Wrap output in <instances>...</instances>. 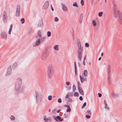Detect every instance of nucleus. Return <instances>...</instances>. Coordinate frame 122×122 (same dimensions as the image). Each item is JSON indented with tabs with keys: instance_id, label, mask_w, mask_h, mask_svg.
<instances>
[{
	"instance_id": "nucleus-1",
	"label": "nucleus",
	"mask_w": 122,
	"mask_h": 122,
	"mask_svg": "<svg viewBox=\"0 0 122 122\" xmlns=\"http://www.w3.org/2000/svg\"><path fill=\"white\" fill-rule=\"evenodd\" d=\"M77 41L78 46L77 50V58L79 61H81L82 57L83 47H81L80 41L78 39H77Z\"/></svg>"
},
{
	"instance_id": "nucleus-2",
	"label": "nucleus",
	"mask_w": 122,
	"mask_h": 122,
	"mask_svg": "<svg viewBox=\"0 0 122 122\" xmlns=\"http://www.w3.org/2000/svg\"><path fill=\"white\" fill-rule=\"evenodd\" d=\"M34 95L36 102L37 104H39L42 101V95L41 93L36 91L34 94Z\"/></svg>"
},
{
	"instance_id": "nucleus-3",
	"label": "nucleus",
	"mask_w": 122,
	"mask_h": 122,
	"mask_svg": "<svg viewBox=\"0 0 122 122\" xmlns=\"http://www.w3.org/2000/svg\"><path fill=\"white\" fill-rule=\"evenodd\" d=\"M22 83V80L21 78H17L16 81L15 85V90L17 92L19 91L20 89Z\"/></svg>"
},
{
	"instance_id": "nucleus-4",
	"label": "nucleus",
	"mask_w": 122,
	"mask_h": 122,
	"mask_svg": "<svg viewBox=\"0 0 122 122\" xmlns=\"http://www.w3.org/2000/svg\"><path fill=\"white\" fill-rule=\"evenodd\" d=\"M53 66L51 64H48L47 66V74L48 77L51 78L53 75L52 69Z\"/></svg>"
},
{
	"instance_id": "nucleus-5",
	"label": "nucleus",
	"mask_w": 122,
	"mask_h": 122,
	"mask_svg": "<svg viewBox=\"0 0 122 122\" xmlns=\"http://www.w3.org/2000/svg\"><path fill=\"white\" fill-rule=\"evenodd\" d=\"M117 6L115 4H114L113 7V11L114 16L115 18L117 17L118 14H119V12H121L119 11H117Z\"/></svg>"
},
{
	"instance_id": "nucleus-6",
	"label": "nucleus",
	"mask_w": 122,
	"mask_h": 122,
	"mask_svg": "<svg viewBox=\"0 0 122 122\" xmlns=\"http://www.w3.org/2000/svg\"><path fill=\"white\" fill-rule=\"evenodd\" d=\"M43 39L44 38H37L35 43L33 44V46L35 47L39 46L40 44V43L42 42Z\"/></svg>"
},
{
	"instance_id": "nucleus-7",
	"label": "nucleus",
	"mask_w": 122,
	"mask_h": 122,
	"mask_svg": "<svg viewBox=\"0 0 122 122\" xmlns=\"http://www.w3.org/2000/svg\"><path fill=\"white\" fill-rule=\"evenodd\" d=\"M2 20L3 22L6 23L7 22L8 20V18L5 11H4L2 14Z\"/></svg>"
},
{
	"instance_id": "nucleus-8",
	"label": "nucleus",
	"mask_w": 122,
	"mask_h": 122,
	"mask_svg": "<svg viewBox=\"0 0 122 122\" xmlns=\"http://www.w3.org/2000/svg\"><path fill=\"white\" fill-rule=\"evenodd\" d=\"M12 72V69L11 66H9L8 67L7 71L6 74L5 75V76H7L10 74Z\"/></svg>"
},
{
	"instance_id": "nucleus-9",
	"label": "nucleus",
	"mask_w": 122,
	"mask_h": 122,
	"mask_svg": "<svg viewBox=\"0 0 122 122\" xmlns=\"http://www.w3.org/2000/svg\"><path fill=\"white\" fill-rule=\"evenodd\" d=\"M48 56V55L46 52L43 53L41 55V59L43 60H44L46 59Z\"/></svg>"
},
{
	"instance_id": "nucleus-10",
	"label": "nucleus",
	"mask_w": 122,
	"mask_h": 122,
	"mask_svg": "<svg viewBox=\"0 0 122 122\" xmlns=\"http://www.w3.org/2000/svg\"><path fill=\"white\" fill-rule=\"evenodd\" d=\"M53 118L57 122H58L59 121H62L63 120V118H61V117L59 116H57L56 117L53 116Z\"/></svg>"
},
{
	"instance_id": "nucleus-11",
	"label": "nucleus",
	"mask_w": 122,
	"mask_h": 122,
	"mask_svg": "<svg viewBox=\"0 0 122 122\" xmlns=\"http://www.w3.org/2000/svg\"><path fill=\"white\" fill-rule=\"evenodd\" d=\"M20 6L19 5H18L17 6L16 11V16H18L20 15Z\"/></svg>"
},
{
	"instance_id": "nucleus-12",
	"label": "nucleus",
	"mask_w": 122,
	"mask_h": 122,
	"mask_svg": "<svg viewBox=\"0 0 122 122\" xmlns=\"http://www.w3.org/2000/svg\"><path fill=\"white\" fill-rule=\"evenodd\" d=\"M1 37L2 39L6 40L7 39V36L6 33L4 32H1Z\"/></svg>"
},
{
	"instance_id": "nucleus-13",
	"label": "nucleus",
	"mask_w": 122,
	"mask_h": 122,
	"mask_svg": "<svg viewBox=\"0 0 122 122\" xmlns=\"http://www.w3.org/2000/svg\"><path fill=\"white\" fill-rule=\"evenodd\" d=\"M38 25V27L41 28L43 27V23L42 19H39Z\"/></svg>"
},
{
	"instance_id": "nucleus-14",
	"label": "nucleus",
	"mask_w": 122,
	"mask_h": 122,
	"mask_svg": "<svg viewBox=\"0 0 122 122\" xmlns=\"http://www.w3.org/2000/svg\"><path fill=\"white\" fill-rule=\"evenodd\" d=\"M62 9L63 11H68V8L65 5L62 3L61 4Z\"/></svg>"
},
{
	"instance_id": "nucleus-15",
	"label": "nucleus",
	"mask_w": 122,
	"mask_h": 122,
	"mask_svg": "<svg viewBox=\"0 0 122 122\" xmlns=\"http://www.w3.org/2000/svg\"><path fill=\"white\" fill-rule=\"evenodd\" d=\"M46 116H44V121L46 122L49 121V122H51L52 121V118L50 117H48L47 118H46Z\"/></svg>"
},
{
	"instance_id": "nucleus-16",
	"label": "nucleus",
	"mask_w": 122,
	"mask_h": 122,
	"mask_svg": "<svg viewBox=\"0 0 122 122\" xmlns=\"http://www.w3.org/2000/svg\"><path fill=\"white\" fill-rule=\"evenodd\" d=\"M118 15H119V22L120 24H122V14L121 12H119Z\"/></svg>"
},
{
	"instance_id": "nucleus-17",
	"label": "nucleus",
	"mask_w": 122,
	"mask_h": 122,
	"mask_svg": "<svg viewBox=\"0 0 122 122\" xmlns=\"http://www.w3.org/2000/svg\"><path fill=\"white\" fill-rule=\"evenodd\" d=\"M49 4V2L48 1H46L44 3L43 6V9H46L48 7Z\"/></svg>"
},
{
	"instance_id": "nucleus-18",
	"label": "nucleus",
	"mask_w": 122,
	"mask_h": 122,
	"mask_svg": "<svg viewBox=\"0 0 122 122\" xmlns=\"http://www.w3.org/2000/svg\"><path fill=\"white\" fill-rule=\"evenodd\" d=\"M86 76H85L84 75L82 76V77H81L80 75V79L81 82H82L83 81H87V79L86 77Z\"/></svg>"
},
{
	"instance_id": "nucleus-19",
	"label": "nucleus",
	"mask_w": 122,
	"mask_h": 122,
	"mask_svg": "<svg viewBox=\"0 0 122 122\" xmlns=\"http://www.w3.org/2000/svg\"><path fill=\"white\" fill-rule=\"evenodd\" d=\"M66 101L67 102H72V99L68 97L65 96Z\"/></svg>"
},
{
	"instance_id": "nucleus-20",
	"label": "nucleus",
	"mask_w": 122,
	"mask_h": 122,
	"mask_svg": "<svg viewBox=\"0 0 122 122\" xmlns=\"http://www.w3.org/2000/svg\"><path fill=\"white\" fill-rule=\"evenodd\" d=\"M17 63L16 62H15L12 65V68L14 70L16 68L17 66Z\"/></svg>"
},
{
	"instance_id": "nucleus-21",
	"label": "nucleus",
	"mask_w": 122,
	"mask_h": 122,
	"mask_svg": "<svg viewBox=\"0 0 122 122\" xmlns=\"http://www.w3.org/2000/svg\"><path fill=\"white\" fill-rule=\"evenodd\" d=\"M108 65L107 69V76H110V70L111 69L110 68H109V67Z\"/></svg>"
},
{
	"instance_id": "nucleus-22",
	"label": "nucleus",
	"mask_w": 122,
	"mask_h": 122,
	"mask_svg": "<svg viewBox=\"0 0 122 122\" xmlns=\"http://www.w3.org/2000/svg\"><path fill=\"white\" fill-rule=\"evenodd\" d=\"M79 92L80 94L82 95H84V92L81 88L80 87L78 88Z\"/></svg>"
},
{
	"instance_id": "nucleus-23",
	"label": "nucleus",
	"mask_w": 122,
	"mask_h": 122,
	"mask_svg": "<svg viewBox=\"0 0 122 122\" xmlns=\"http://www.w3.org/2000/svg\"><path fill=\"white\" fill-rule=\"evenodd\" d=\"M83 16V14L82 13H81V14L80 15V18L79 20V23L80 24H81L82 21Z\"/></svg>"
},
{
	"instance_id": "nucleus-24",
	"label": "nucleus",
	"mask_w": 122,
	"mask_h": 122,
	"mask_svg": "<svg viewBox=\"0 0 122 122\" xmlns=\"http://www.w3.org/2000/svg\"><path fill=\"white\" fill-rule=\"evenodd\" d=\"M13 26V25L12 24H11L10 25V28L9 30V32H8V34H9L10 35L11 33V32L12 30V27Z\"/></svg>"
},
{
	"instance_id": "nucleus-25",
	"label": "nucleus",
	"mask_w": 122,
	"mask_h": 122,
	"mask_svg": "<svg viewBox=\"0 0 122 122\" xmlns=\"http://www.w3.org/2000/svg\"><path fill=\"white\" fill-rule=\"evenodd\" d=\"M73 92H70L68 93L66 96L69 97L72 96H73Z\"/></svg>"
},
{
	"instance_id": "nucleus-26",
	"label": "nucleus",
	"mask_w": 122,
	"mask_h": 122,
	"mask_svg": "<svg viewBox=\"0 0 122 122\" xmlns=\"http://www.w3.org/2000/svg\"><path fill=\"white\" fill-rule=\"evenodd\" d=\"M53 48L55 50L58 51L59 50V46L58 45H55L54 47Z\"/></svg>"
},
{
	"instance_id": "nucleus-27",
	"label": "nucleus",
	"mask_w": 122,
	"mask_h": 122,
	"mask_svg": "<svg viewBox=\"0 0 122 122\" xmlns=\"http://www.w3.org/2000/svg\"><path fill=\"white\" fill-rule=\"evenodd\" d=\"M92 23L94 26H97V23L96 21L95 20H92Z\"/></svg>"
},
{
	"instance_id": "nucleus-28",
	"label": "nucleus",
	"mask_w": 122,
	"mask_h": 122,
	"mask_svg": "<svg viewBox=\"0 0 122 122\" xmlns=\"http://www.w3.org/2000/svg\"><path fill=\"white\" fill-rule=\"evenodd\" d=\"M112 96L114 97H116L118 96V94L117 93H115L113 92L112 94Z\"/></svg>"
},
{
	"instance_id": "nucleus-29",
	"label": "nucleus",
	"mask_w": 122,
	"mask_h": 122,
	"mask_svg": "<svg viewBox=\"0 0 122 122\" xmlns=\"http://www.w3.org/2000/svg\"><path fill=\"white\" fill-rule=\"evenodd\" d=\"M87 71L86 70H85L84 71L83 74L85 76H87Z\"/></svg>"
},
{
	"instance_id": "nucleus-30",
	"label": "nucleus",
	"mask_w": 122,
	"mask_h": 122,
	"mask_svg": "<svg viewBox=\"0 0 122 122\" xmlns=\"http://www.w3.org/2000/svg\"><path fill=\"white\" fill-rule=\"evenodd\" d=\"M86 114L90 115L91 114V112L90 110H88L87 112H86Z\"/></svg>"
},
{
	"instance_id": "nucleus-31",
	"label": "nucleus",
	"mask_w": 122,
	"mask_h": 122,
	"mask_svg": "<svg viewBox=\"0 0 122 122\" xmlns=\"http://www.w3.org/2000/svg\"><path fill=\"white\" fill-rule=\"evenodd\" d=\"M10 118V119L12 121L14 120L15 119V117L12 115L11 116Z\"/></svg>"
},
{
	"instance_id": "nucleus-32",
	"label": "nucleus",
	"mask_w": 122,
	"mask_h": 122,
	"mask_svg": "<svg viewBox=\"0 0 122 122\" xmlns=\"http://www.w3.org/2000/svg\"><path fill=\"white\" fill-rule=\"evenodd\" d=\"M38 35L40 37H41V32L40 30L38 31Z\"/></svg>"
},
{
	"instance_id": "nucleus-33",
	"label": "nucleus",
	"mask_w": 122,
	"mask_h": 122,
	"mask_svg": "<svg viewBox=\"0 0 122 122\" xmlns=\"http://www.w3.org/2000/svg\"><path fill=\"white\" fill-rule=\"evenodd\" d=\"M107 79L108 82L109 83H110L111 81L110 76H107Z\"/></svg>"
},
{
	"instance_id": "nucleus-34",
	"label": "nucleus",
	"mask_w": 122,
	"mask_h": 122,
	"mask_svg": "<svg viewBox=\"0 0 122 122\" xmlns=\"http://www.w3.org/2000/svg\"><path fill=\"white\" fill-rule=\"evenodd\" d=\"M47 34L48 37H50L51 36V33L50 31H48L47 32Z\"/></svg>"
},
{
	"instance_id": "nucleus-35",
	"label": "nucleus",
	"mask_w": 122,
	"mask_h": 122,
	"mask_svg": "<svg viewBox=\"0 0 122 122\" xmlns=\"http://www.w3.org/2000/svg\"><path fill=\"white\" fill-rule=\"evenodd\" d=\"M105 108L108 110H109V107L108 106L107 104H106L105 105Z\"/></svg>"
},
{
	"instance_id": "nucleus-36",
	"label": "nucleus",
	"mask_w": 122,
	"mask_h": 122,
	"mask_svg": "<svg viewBox=\"0 0 122 122\" xmlns=\"http://www.w3.org/2000/svg\"><path fill=\"white\" fill-rule=\"evenodd\" d=\"M78 93L77 92H74V96L75 97H77L78 96Z\"/></svg>"
},
{
	"instance_id": "nucleus-37",
	"label": "nucleus",
	"mask_w": 122,
	"mask_h": 122,
	"mask_svg": "<svg viewBox=\"0 0 122 122\" xmlns=\"http://www.w3.org/2000/svg\"><path fill=\"white\" fill-rule=\"evenodd\" d=\"M20 21H21V23L23 24L25 22V20L24 18H22L20 19Z\"/></svg>"
},
{
	"instance_id": "nucleus-38",
	"label": "nucleus",
	"mask_w": 122,
	"mask_h": 122,
	"mask_svg": "<svg viewBox=\"0 0 122 122\" xmlns=\"http://www.w3.org/2000/svg\"><path fill=\"white\" fill-rule=\"evenodd\" d=\"M85 46L86 47H89V44L87 43H86L85 44Z\"/></svg>"
},
{
	"instance_id": "nucleus-39",
	"label": "nucleus",
	"mask_w": 122,
	"mask_h": 122,
	"mask_svg": "<svg viewBox=\"0 0 122 122\" xmlns=\"http://www.w3.org/2000/svg\"><path fill=\"white\" fill-rule=\"evenodd\" d=\"M103 13V12H101L99 13H98V16L99 17H100L102 16V15Z\"/></svg>"
},
{
	"instance_id": "nucleus-40",
	"label": "nucleus",
	"mask_w": 122,
	"mask_h": 122,
	"mask_svg": "<svg viewBox=\"0 0 122 122\" xmlns=\"http://www.w3.org/2000/svg\"><path fill=\"white\" fill-rule=\"evenodd\" d=\"M73 91L74 92L76 90V87L74 85H73Z\"/></svg>"
},
{
	"instance_id": "nucleus-41",
	"label": "nucleus",
	"mask_w": 122,
	"mask_h": 122,
	"mask_svg": "<svg viewBox=\"0 0 122 122\" xmlns=\"http://www.w3.org/2000/svg\"><path fill=\"white\" fill-rule=\"evenodd\" d=\"M52 98V97L51 95L49 96L48 97V99L49 100H51Z\"/></svg>"
},
{
	"instance_id": "nucleus-42",
	"label": "nucleus",
	"mask_w": 122,
	"mask_h": 122,
	"mask_svg": "<svg viewBox=\"0 0 122 122\" xmlns=\"http://www.w3.org/2000/svg\"><path fill=\"white\" fill-rule=\"evenodd\" d=\"M71 111V109L70 108H68L66 110V112H70Z\"/></svg>"
},
{
	"instance_id": "nucleus-43",
	"label": "nucleus",
	"mask_w": 122,
	"mask_h": 122,
	"mask_svg": "<svg viewBox=\"0 0 122 122\" xmlns=\"http://www.w3.org/2000/svg\"><path fill=\"white\" fill-rule=\"evenodd\" d=\"M86 102H85L84 103L82 106V107L81 108L82 109H83V108L84 107H85L86 106Z\"/></svg>"
},
{
	"instance_id": "nucleus-44",
	"label": "nucleus",
	"mask_w": 122,
	"mask_h": 122,
	"mask_svg": "<svg viewBox=\"0 0 122 122\" xmlns=\"http://www.w3.org/2000/svg\"><path fill=\"white\" fill-rule=\"evenodd\" d=\"M73 6L77 7H78V5L77 4V3L75 2L73 5Z\"/></svg>"
},
{
	"instance_id": "nucleus-45",
	"label": "nucleus",
	"mask_w": 122,
	"mask_h": 122,
	"mask_svg": "<svg viewBox=\"0 0 122 122\" xmlns=\"http://www.w3.org/2000/svg\"><path fill=\"white\" fill-rule=\"evenodd\" d=\"M58 18L56 17H55V20L54 21L56 22H57L58 20Z\"/></svg>"
},
{
	"instance_id": "nucleus-46",
	"label": "nucleus",
	"mask_w": 122,
	"mask_h": 122,
	"mask_svg": "<svg viewBox=\"0 0 122 122\" xmlns=\"http://www.w3.org/2000/svg\"><path fill=\"white\" fill-rule=\"evenodd\" d=\"M98 29V27L97 26H94V29L95 31H96Z\"/></svg>"
},
{
	"instance_id": "nucleus-47",
	"label": "nucleus",
	"mask_w": 122,
	"mask_h": 122,
	"mask_svg": "<svg viewBox=\"0 0 122 122\" xmlns=\"http://www.w3.org/2000/svg\"><path fill=\"white\" fill-rule=\"evenodd\" d=\"M62 101L61 99V98H59L58 100V102L59 103H60Z\"/></svg>"
},
{
	"instance_id": "nucleus-48",
	"label": "nucleus",
	"mask_w": 122,
	"mask_h": 122,
	"mask_svg": "<svg viewBox=\"0 0 122 122\" xmlns=\"http://www.w3.org/2000/svg\"><path fill=\"white\" fill-rule=\"evenodd\" d=\"M81 3L82 5H84V1L83 0H81Z\"/></svg>"
},
{
	"instance_id": "nucleus-49",
	"label": "nucleus",
	"mask_w": 122,
	"mask_h": 122,
	"mask_svg": "<svg viewBox=\"0 0 122 122\" xmlns=\"http://www.w3.org/2000/svg\"><path fill=\"white\" fill-rule=\"evenodd\" d=\"M86 117L87 118H89L90 117V116L87 115H86Z\"/></svg>"
},
{
	"instance_id": "nucleus-50",
	"label": "nucleus",
	"mask_w": 122,
	"mask_h": 122,
	"mask_svg": "<svg viewBox=\"0 0 122 122\" xmlns=\"http://www.w3.org/2000/svg\"><path fill=\"white\" fill-rule=\"evenodd\" d=\"M78 88L80 87V84L79 81L77 82Z\"/></svg>"
},
{
	"instance_id": "nucleus-51",
	"label": "nucleus",
	"mask_w": 122,
	"mask_h": 122,
	"mask_svg": "<svg viewBox=\"0 0 122 122\" xmlns=\"http://www.w3.org/2000/svg\"><path fill=\"white\" fill-rule=\"evenodd\" d=\"M32 30L31 29H30L28 33L29 34H30L32 32Z\"/></svg>"
},
{
	"instance_id": "nucleus-52",
	"label": "nucleus",
	"mask_w": 122,
	"mask_h": 122,
	"mask_svg": "<svg viewBox=\"0 0 122 122\" xmlns=\"http://www.w3.org/2000/svg\"><path fill=\"white\" fill-rule=\"evenodd\" d=\"M98 97H102V95L101 93H98Z\"/></svg>"
},
{
	"instance_id": "nucleus-53",
	"label": "nucleus",
	"mask_w": 122,
	"mask_h": 122,
	"mask_svg": "<svg viewBox=\"0 0 122 122\" xmlns=\"http://www.w3.org/2000/svg\"><path fill=\"white\" fill-rule=\"evenodd\" d=\"M66 84L67 85H69L70 84V82L68 81H67L66 82Z\"/></svg>"
},
{
	"instance_id": "nucleus-54",
	"label": "nucleus",
	"mask_w": 122,
	"mask_h": 122,
	"mask_svg": "<svg viewBox=\"0 0 122 122\" xmlns=\"http://www.w3.org/2000/svg\"><path fill=\"white\" fill-rule=\"evenodd\" d=\"M75 68V72L76 75V67L74 68Z\"/></svg>"
},
{
	"instance_id": "nucleus-55",
	"label": "nucleus",
	"mask_w": 122,
	"mask_h": 122,
	"mask_svg": "<svg viewBox=\"0 0 122 122\" xmlns=\"http://www.w3.org/2000/svg\"><path fill=\"white\" fill-rule=\"evenodd\" d=\"M76 62L75 61L74 62V68L76 67Z\"/></svg>"
},
{
	"instance_id": "nucleus-56",
	"label": "nucleus",
	"mask_w": 122,
	"mask_h": 122,
	"mask_svg": "<svg viewBox=\"0 0 122 122\" xmlns=\"http://www.w3.org/2000/svg\"><path fill=\"white\" fill-rule=\"evenodd\" d=\"M79 99L81 100H82L83 98H82V97L81 96H80L79 97Z\"/></svg>"
},
{
	"instance_id": "nucleus-57",
	"label": "nucleus",
	"mask_w": 122,
	"mask_h": 122,
	"mask_svg": "<svg viewBox=\"0 0 122 122\" xmlns=\"http://www.w3.org/2000/svg\"><path fill=\"white\" fill-rule=\"evenodd\" d=\"M68 117V115L67 114L66 115L65 117L66 118H67Z\"/></svg>"
},
{
	"instance_id": "nucleus-58",
	"label": "nucleus",
	"mask_w": 122,
	"mask_h": 122,
	"mask_svg": "<svg viewBox=\"0 0 122 122\" xmlns=\"http://www.w3.org/2000/svg\"><path fill=\"white\" fill-rule=\"evenodd\" d=\"M51 10L52 11H53L54 9H53V7H52V5L51 4Z\"/></svg>"
},
{
	"instance_id": "nucleus-59",
	"label": "nucleus",
	"mask_w": 122,
	"mask_h": 122,
	"mask_svg": "<svg viewBox=\"0 0 122 122\" xmlns=\"http://www.w3.org/2000/svg\"><path fill=\"white\" fill-rule=\"evenodd\" d=\"M65 107H66L67 108H70V107L69 106H68V105H66L65 106Z\"/></svg>"
},
{
	"instance_id": "nucleus-60",
	"label": "nucleus",
	"mask_w": 122,
	"mask_h": 122,
	"mask_svg": "<svg viewBox=\"0 0 122 122\" xmlns=\"http://www.w3.org/2000/svg\"><path fill=\"white\" fill-rule=\"evenodd\" d=\"M104 103L105 104V105L107 104L106 102V101L105 100H104Z\"/></svg>"
},
{
	"instance_id": "nucleus-61",
	"label": "nucleus",
	"mask_w": 122,
	"mask_h": 122,
	"mask_svg": "<svg viewBox=\"0 0 122 122\" xmlns=\"http://www.w3.org/2000/svg\"><path fill=\"white\" fill-rule=\"evenodd\" d=\"M83 64L84 65H85V61H83Z\"/></svg>"
},
{
	"instance_id": "nucleus-62",
	"label": "nucleus",
	"mask_w": 122,
	"mask_h": 122,
	"mask_svg": "<svg viewBox=\"0 0 122 122\" xmlns=\"http://www.w3.org/2000/svg\"><path fill=\"white\" fill-rule=\"evenodd\" d=\"M86 56L84 57V58L83 60V61H85V60L86 59Z\"/></svg>"
},
{
	"instance_id": "nucleus-63",
	"label": "nucleus",
	"mask_w": 122,
	"mask_h": 122,
	"mask_svg": "<svg viewBox=\"0 0 122 122\" xmlns=\"http://www.w3.org/2000/svg\"><path fill=\"white\" fill-rule=\"evenodd\" d=\"M73 34H72V36H74V31H73Z\"/></svg>"
},
{
	"instance_id": "nucleus-64",
	"label": "nucleus",
	"mask_w": 122,
	"mask_h": 122,
	"mask_svg": "<svg viewBox=\"0 0 122 122\" xmlns=\"http://www.w3.org/2000/svg\"><path fill=\"white\" fill-rule=\"evenodd\" d=\"M72 39L73 40H74V36H72Z\"/></svg>"
}]
</instances>
